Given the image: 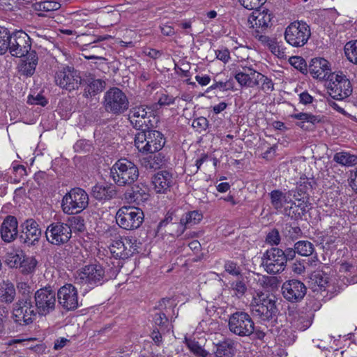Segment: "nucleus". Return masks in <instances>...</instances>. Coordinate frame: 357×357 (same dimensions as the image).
I'll use <instances>...</instances> for the list:
<instances>
[{"label": "nucleus", "mask_w": 357, "mask_h": 357, "mask_svg": "<svg viewBox=\"0 0 357 357\" xmlns=\"http://www.w3.org/2000/svg\"><path fill=\"white\" fill-rule=\"evenodd\" d=\"M18 223L15 217L8 215L3 221L0 233L2 240L6 243L13 241L18 235Z\"/></svg>", "instance_id": "nucleus-26"}, {"label": "nucleus", "mask_w": 357, "mask_h": 357, "mask_svg": "<svg viewBox=\"0 0 357 357\" xmlns=\"http://www.w3.org/2000/svg\"><path fill=\"white\" fill-rule=\"evenodd\" d=\"M208 125L206 118L200 116L193 120L192 126L199 132L206 130Z\"/></svg>", "instance_id": "nucleus-49"}, {"label": "nucleus", "mask_w": 357, "mask_h": 357, "mask_svg": "<svg viewBox=\"0 0 357 357\" xmlns=\"http://www.w3.org/2000/svg\"><path fill=\"white\" fill-rule=\"evenodd\" d=\"M149 197V188L146 185L142 183L132 186L131 189L128 190L125 193L126 199L129 202H135L137 204L146 201Z\"/></svg>", "instance_id": "nucleus-29"}, {"label": "nucleus", "mask_w": 357, "mask_h": 357, "mask_svg": "<svg viewBox=\"0 0 357 357\" xmlns=\"http://www.w3.org/2000/svg\"><path fill=\"white\" fill-rule=\"evenodd\" d=\"M259 72L251 67L241 66L234 71V78L241 86L253 88L256 86Z\"/></svg>", "instance_id": "nucleus-23"}, {"label": "nucleus", "mask_w": 357, "mask_h": 357, "mask_svg": "<svg viewBox=\"0 0 357 357\" xmlns=\"http://www.w3.org/2000/svg\"><path fill=\"white\" fill-rule=\"evenodd\" d=\"M309 73L317 79L329 78L331 74L328 61L324 58L312 59L309 65Z\"/></svg>", "instance_id": "nucleus-25"}, {"label": "nucleus", "mask_w": 357, "mask_h": 357, "mask_svg": "<svg viewBox=\"0 0 357 357\" xmlns=\"http://www.w3.org/2000/svg\"><path fill=\"white\" fill-rule=\"evenodd\" d=\"M11 33L5 28H0V54H5L9 49Z\"/></svg>", "instance_id": "nucleus-41"}, {"label": "nucleus", "mask_w": 357, "mask_h": 357, "mask_svg": "<svg viewBox=\"0 0 357 357\" xmlns=\"http://www.w3.org/2000/svg\"><path fill=\"white\" fill-rule=\"evenodd\" d=\"M102 105L107 112L121 115L129 108V100L121 89L112 87L105 93Z\"/></svg>", "instance_id": "nucleus-3"}, {"label": "nucleus", "mask_w": 357, "mask_h": 357, "mask_svg": "<svg viewBox=\"0 0 357 357\" xmlns=\"http://www.w3.org/2000/svg\"><path fill=\"white\" fill-rule=\"evenodd\" d=\"M215 349L213 355L218 357H233L236 353V342L234 340L225 338L217 343L213 342Z\"/></svg>", "instance_id": "nucleus-30"}, {"label": "nucleus", "mask_w": 357, "mask_h": 357, "mask_svg": "<svg viewBox=\"0 0 357 357\" xmlns=\"http://www.w3.org/2000/svg\"><path fill=\"white\" fill-rule=\"evenodd\" d=\"M55 82L61 88L71 91L78 89L81 84V77L74 68L66 66L56 72Z\"/></svg>", "instance_id": "nucleus-17"}, {"label": "nucleus", "mask_w": 357, "mask_h": 357, "mask_svg": "<svg viewBox=\"0 0 357 357\" xmlns=\"http://www.w3.org/2000/svg\"><path fill=\"white\" fill-rule=\"evenodd\" d=\"M231 289L234 295L240 298L244 296L247 291V287L243 279L241 278L231 284Z\"/></svg>", "instance_id": "nucleus-45"}, {"label": "nucleus", "mask_w": 357, "mask_h": 357, "mask_svg": "<svg viewBox=\"0 0 357 357\" xmlns=\"http://www.w3.org/2000/svg\"><path fill=\"white\" fill-rule=\"evenodd\" d=\"M59 304L66 310H74L77 308L78 293L77 290L71 284H66L60 287L57 291Z\"/></svg>", "instance_id": "nucleus-19"}, {"label": "nucleus", "mask_w": 357, "mask_h": 357, "mask_svg": "<svg viewBox=\"0 0 357 357\" xmlns=\"http://www.w3.org/2000/svg\"><path fill=\"white\" fill-rule=\"evenodd\" d=\"M36 306H33L31 299L27 296L20 298L13 307V318L14 321L21 326L31 324L37 314Z\"/></svg>", "instance_id": "nucleus-11"}, {"label": "nucleus", "mask_w": 357, "mask_h": 357, "mask_svg": "<svg viewBox=\"0 0 357 357\" xmlns=\"http://www.w3.org/2000/svg\"><path fill=\"white\" fill-rule=\"evenodd\" d=\"M289 236L291 238H297L298 236H301V230L299 227H291V226H289Z\"/></svg>", "instance_id": "nucleus-64"}, {"label": "nucleus", "mask_w": 357, "mask_h": 357, "mask_svg": "<svg viewBox=\"0 0 357 357\" xmlns=\"http://www.w3.org/2000/svg\"><path fill=\"white\" fill-rule=\"evenodd\" d=\"M259 40L264 45L268 46L271 52L278 58H287L286 48L278 43L275 40L269 38L266 35H260Z\"/></svg>", "instance_id": "nucleus-32"}, {"label": "nucleus", "mask_w": 357, "mask_h": 357, "mask_svg": "<svg viewBox=\"0 0 357 357\" xmlns=\"http://www.w3.org/2000/svg\"><path fill=\"white\" fill-rule=\"evenodd\" d=\"M297 251L295 249V245H294V248H287L285 251H284V264H287V260H292L296 256Z\"/></svg>", "instance_id": "nucleus-59"}, {"label": "nucleus", "mask_w": 357, "mask_h": 357, "mask_svg": "<svg viewBox=\"0 0 357 357\" xmlns=\"http://www.w3.org/2000/svg\"><path fill=\"white\" fill-rule=\"evenodd\" d=\"M91 195L98 200H108L116 195V190L112 185H96L92 188Z\"/></svg>", "instance_id": "nucleus-33"}, {"label": "nucleus", "mask_w": 357, "mask_h": 357, "mask_svg": "<svg viewBox=\"0 0 357 357\" xmlns=\"http://www.w3.org/2000/svg\"><path fill=\"white\" fill-rule=\"evenodd\" d=\"M291 64L296 69L302 71L305 69V62L303 59L300 56H293L290 59Z\"/></svg>", "instance_id": "nucleus-53"}, {"label": "nucleus", "mask_w": 357, "mask_h": 357, "mask_svg": "<svg viewBox=\"0 0 357 357\" xmlns=\"http://www.w3.org/2000/svg\"><path fill=\"white\" fill-rule=\"evenodd\" d=\"M106 83L101 79H88L87 86L84 89V96L86 98L92 97L102 92L105 88Z\"/></svg>", "instance_id": "nucleus-34"}, {"label": "nucleus", "mask_w": 357, "mask_h": 357, "mask_svg": "<svg viewBox=\"0 0 357 357\" xmlns=\"http://www.w3.org/2000/svg\"><path fill=\"white\" fill-rule=\"evenodd\" d=\"M196 81L202 86H206L210 83L211 78L208 75H197L195 76Z\"/></svg>", "instance_id": "nucleus-63"}, {"label": "nucleus", "mask_w": 357, "mask_h": 357, "mask_svg": "<svg viewBox=\"0 0 357 357\" xmlns=\"http://www.w3.org/2000/svg\"><path fill=\"white\" fill-rule=\"evenodd\" d=\"M72 235V229L68 224L56 222L50 224L46 229L45 237L47 241L56 245L66 243Z\"/></svg>", "instance_id": "nucleus-14"}, {"label": "nucleus", "mask_w": 357, "mask_h": 357, "mask_svg": "<svg viewBox=\"0 0 357 357\" xmlns=\"http://www.w3.org/2000/svg\"><path fill=\"white\" fill-rule=\"evenodd\" d=\"M312 281L314 282L321 289L325 288L328 283V277L326 274L321 271L314 272L311 277Z\"/></svg>", "instance_id": "nucleus-46"}, {"label": "nucleus", "mask_w": 357, "mask_h": 357, "mask_svg": "<svg viewBox=\"0 0 357 357\" xmlns=\"http://www.w3.org/2000/svg\"><path fill=\"white\" fill-rule=\"evenodd\" d=\"M344 53L349 61L357 64V40L348 42L344 46Z\"/></svg>", "instance_id": "nucleus-42"}, {"label": "nucleus", "mask_w": 357, "mask_h": 357, "mask_svg": "<svg viewBox=\"0 0 357 357\" xmlns=\"http://www.w3.org/2000/svg\"><path fill=\"white\" fill-rule=\"evenodd\" d=\"M105 280V271L100 264H91L79 269L75 275L77 283L86 285L89 289L101 285Z\"/></svg>", "instance_id": "nucleus-4"}, {"label": "nucleus", "mask_w": 357, "mask_h": 357, "mask_svg": "<svg viewBox=\"0 0 357 357\" xmlns=\"http://www.w3.org/2000/svg\"><path fill=\"white\" fill-rule=\"evenodd\" d=\"M266 241L271 244L277 245L280 242V236L277 229H273L266 236Z\"/></svg>", "instance_id": "nucleus-50"}, {"label": "nucleus", "mask_w": 357, "mask_h": 357, "mask_svg": "<svg viewBox=\"0 0 357 357\" xmlns=\"http://www.w3.org/2000/svg\"><path fill=\"white\" fill-rule=\"evenodd\" d=\"M15 297V289L13 283L3 282L0 287V301L6 303H11Z\"/></svg>", "instance_id": "nucleus-35"}, {"label": "nucleus", "mask_w": 357, "mask_h": 357, "mask_svg": "<svg viewBox=\"0 0 357 357\" xmlns=\"http://www.w3.org/2000/svg\"><path fill=\"white\" fill-rule=\"evenodd\" d=\"M333 160L342 166H354L357 165V155L345 151L337 152L334 155Z\"/></svg>", "instance_id": "nucleus-36"}, {"label": "nucleus", "mask_w": 357, "mask_h": 357, "mask_svg": "<svg viewBox=\"0 0 357 357\" xmlns=\"http://www.w3.org/2000/svg\"><path fill=\"white\" fill-rule=\"evenodd\" d=\"M24 255L22 251H12L6 254V263L10 268H20Z\"/></svg>", "instance_id": "nucleus-38"}, {"label": "nucleus", "mask_w": 357, "mask_h": 357, "mask_svg": "<svg viewBox=\"0 0 357 357\" xmlns=\"http://www.w3.org/2000/svg\"><path fill=\"white\" fill-rule=\"evenodd\" d=\"M21 227L22 228L21 238L24 243L33 245L39 241L42 233L39 225L35 220L28 219L22 224Z\"/></svg>", "instance_id": "nucleus-22"}, {"label": "nucleus", "mask_w": 357, "mask_h": 357, "mask_svg": "<svg viewBox=\"0 0 357 357\" xmlns=\"http://www.w3.org/2000/svg\"><path fill=\"white\" fill-rule=\"evenodd\" d=\"M144 215L142 209L135 206H124L116 214L117 225L126 230L139 228L144 222Z\"/></svg>", "instance_id": "nucleus-6"}, {"label": "nucleus", "mask_w": 357, "mask_h": 357, "mask_svg": "<svg viewBox=\"0 0 357 357\" xmlns=\"http://www.w3.org/2000/svg\"><path fill=\"white\" fill-rule=\"evenodd\" d=\"M173 181L172 174L167 171L158 172L152 178L157 193H165L172 185Z\"/></svg>", "instance_id": "nucleus-28"}, {"label": "nucleus", "mask_w": 357, "mask_h": 357, "mask_svg": "<svg viewBox=\"0 0 357 357\" xmlns=\"http://www.w3.org/2000/svg\"><path fill=\"white\" fill-rule=\"evenodd\" d=\"M60 6L59 2L53 0L40 1L34 3L35 10L38 11H54L59 9Z\"/></svg>", "instance_id": "nucleus-40"}, {"label": "nucleus", "mask_w": 357, "mask_h": 357, "mask_svg": "<svg viewBox=\"0 0 357 357\" xmlns=\"http://www.w3.org/2000/svg\"><path fill=\"white\" fill-rule=\"evenodd\" d=\"M284 251L278 248L267 250L261 257V266L268 274H277L285 268Z\"/></svg>", "instance_id": "nucleus-13"}, {"label": "nucleus", "mask_w": 357, "mask_h": 357, "mask_svg": "<svg viewBox=\"0 0 357 357\" xmlns=\"http://www.w3.org/2000/svg\"><path fill=\"white\" fill-rule=\"evenodd\" d=\"M229 330L240 337H248L255 331V323L250 315L244 311L232 313L228 319Z\"/></svg>", "instance_id": "nucleus-7"}, {"label": "nucleus", "mask_w": 357, "mask_h": 357, "mask_svg": "<svg viewBox=\"0 0 357 357\" xmlns=\"http://www.w3.org/2000/svg\"><path fill=\"white\" fill-rule=\"evenodd\" d=\"M225 270L226 272L234 276H239L241 273V268L238 264L231 261H227L225 264Z\"/></svg>", "instance_id": "nucleus-47"}, {"label": "nucleus", "mask_w": 357, "mask_h": 357, "mask_svg": "<svg viewBox=\"0 0 357 357\" xmlns=\"http://www.w3.org/2000/svg\"><path fill=\"white\" fill-rule=\"evenodd\" d=\"M165 144V139L160 132L147 130L138 132L135 137V145L143 153H153L160 151Z\"/></svg>", "instance_id": "nucleus-2"}, {"label": "nucleus", "mask_w": 357, "mask_h": 357, "mask_svg": "<svg viewBox=\"0 0 357 357\" xmlns=\"http://www.w3.org/2000/svg\"><path fill=\"white\" fill-rule=\"evenodd\" d=\"M202 218V214L197 211H192L185 213L181 217L180 222L175 225L178 227L176 235L178 236L181 235L187 227L199 223Z\"/></svg>", "instance_id": "nucleus-31"}, {"label": "nucleus", "mask_w": 357, "mask_h": 357, "mask_svg": "<svg viewBox=\"0 0 357 357\" xmlns=\"http://www.w3.org/2000/svg\"><path fill=\"white\" fill-rule=\"evenodd\" d=\"M88 204V194L80 188H75L63 197L61 207L66 214H76L84 211Z\"/></svg>", "instance_id": "nucleus-5"}, {"label": "nucleus", "mask_w": 357, "mask_h": 357, "mask_svg": "<svg viewBox=\"0 0 357 357\" xmlns=\"http://www.w3.org/2000/svg\"><path fill=\"white\" fill-rule=\"evenodd\" d=\"M71 226L75 230L79 232L84 231L85 230L84 220L80 216H75L72 218Z\"/></svg>", "instance_id": "nucleus-51"}, {"label": "nucleus", "mask_w": 357, "mask_h": 357, "mask_svg": "<svg viewBox=\"0 0 357 357\" xmlns=\"http://www.w3.org/2000/svg\"><path fill=\"white\" fill-rule=\"evenodd\" d=\"M305 266L303 261H296L292 264V271L296 274H302L305 272Z\"/></svg>", "instance_id": "nucleus-56"}, {"label": "nucleus", "mask_w": 357, "mask_h": 357, "mask_svg": "<svg viewBox=\"0 0 357 357\" xmlns=\"http://www.w3.org/2000/svg\"><path fill=\"white\" fill-rule=\"evenodd\" d=\"M234 87V83L231 79L227 82H218L210 86L211 89H215L219 88L222 91L232 89Z\"/></svg>", "instance_id": "nucleus-52"}, {"label": "nucleus", "mask_w": 357, "mask_h": 357, "mask_svg": "<svg viewBox=\"0 0 357 357\" xmlns=\"http://www.w3.org/2000/svg\"><path fill=\"white\" fill-rule=\"evenodd\" d=\"M299 100L301 103L307 105L312 102L313 98L307 92H303L299 95Z\"/></svg>", "instance_id": "nucleus-61"}, {"label": "nucleus", "mask_w": 357, "mask_h": 357, "mask_svg": "<svg viewBox=\"0 0 357 357\" xmlns=\"http://www.w3.org/2000/svg\"><path fill=\"white\" fill-rule=\"evenodd\" d=\"M306 290L305 285L297 280L287 281L282 287L284 298L291 303L301 301L304 298Z\"/></svg>", "instance_id": "nucleus-20"}, {"label": "nucleus", "mask_w": 357, "mask_h": 357, "mask_svg": "<svg viewBox=\"0 0 357 357\" xmlns=\"http://www.w3.org/2000/svg\"><path fill=\"white\" fill-rule=\"evenodd\" d=\"M248 18V22L251 24L253 31V36L259 40L260 35L267 30L271 26L272 14L268 10L254 9Z\"/></svg>", "instance_id": "nucleus-18"}, {"label": "nucleus", "mask_w": 357, "mask_h": 357, "mask_svg": "<svg viewBox=\"0 0 357 357\" xmlns=\"http://www.w3.org/2000/svg\"><path fill=\"white\" fill-rule=\"evenodd\" d=\"M8 51L16 57H23L30 51L31 47L29 35L22 30L15 31L11 33Z\"/></svg>", "instance_id": "nucleus-16"}, {"label": "nucleus", "mask_w": 357, "mask_h": 357, "mask_svg": "<svg viewBox=\"0 0 357 357\" xmlns=\"http://www.w3.org/2000/svg\"><path fill=\"white\" fill-rule=\"evenodd\" d=\"M37 264L38 261L34 257H25L24 255L20 268L23 273H31L34 271Z\"/></svg>", "instance_id": "nucleus-43"}, {"label": "nucleus", "mask_w": 357, "mask_h": 357, "mask_svg": "<svg viewBox=\"0 0 357 357\" xmlns=\"http://www.w3.org/2000/svg\"><path fill=\"white\" fill-rule=\"evenodd\" d=\"M252 305L254 315L263 321L273 319L278 312L275 300L262 292L257 293L253 297Z\"/></svg>", "instance_id": "nucleus-9"}, {"label": "nucleus", "mask_w": 357, "mask_h": 357, "mask_svg": "<svg viewBox=\"0 0 357 357\" xmlns=\"http://www.w3.org/2000/svg\"><path fill=\"white\" fill-rule=\"evenodd\" d=\"M56 292L50 287L40 288L35 292V306L39 315L46 316L54 311L56 305Z\"/></svg>", "instance_id": "nucleus-12"}, {"label": "nucleus", "mask_w": 357, "mask_h": 357, "mask_svg": "<svg viewBox=\"0 0 357 357\" xmlns=\"http://www.w3.org/2000/svg\"><path fill=\"white\" fill-rule=\"evenodd\" d=\"M310 36V26L303 21H294L290 23L284 31L286 42L296 47L305 45Z\"/></svg>", "instance_id": "nucleus-8"}, {"label": "nucleus", "mask_w": 357, "mask_h": 357, "mask_svg": "<svg viewBox=\"0 0 357 357\" xmlns=\"http://www.w3.org/2000/svg\"><path fill=\"white\" fill-rule=\"evenodd\" d=\"M350 179V186L356 192H357V169H355L351 172Z\"/></svg>", "instance_id": "nucleus-60"}, {"label": "nucleus", "mask_w": 357, "mask_h": 357, "mask_svg": "<svg viewBox=\"0 0 357 357\" xmlns=\"http://www.w3.org/2000/svg\"><path fill=\"white\" fill-rule=\"evenodd\" d=\"M161 32L167 36H173L175 33L174 29L172 26L164 24L160 26Z\"/></svg>", "instance_id": "nucleus-62"}, {"label": "nucleus", "mask_w": 357, "mask_h": 357, "mask_svg": "<svg viewBox=\"0 0 357 357\" xmlns=\"http://www.w3.org/2000/svg\"><path fill=\"white\" fill-rule=\"evenodd\" d=\"M151 112H147L144 106H139L132 108L129 114V120L131 124L140 132L146 131L151 128L153 127L150 117Z\"/></svg>", "instance_id": "nucleus-21"}, {"label": "nucleus", "mask_w": 357, "mask_h": 357, "mask_svg": "<svg viewBox=\"0 0 357 357\" xmlns=\"http://www.w3.org/2000/svg\"><path fill=\"white\" fill-rule=\"evenodd\" d=\"M266 0H238L240 3L246 9L253 10L259 8Z\"/></svg>", "instance_id": "nucleus-48"}, {"label": "nucleus", "mask_w": 357, "mask_h": 357, "mask_svg": "<svg viewBox=\"0 0 357 357\" xmlns=\"http://www.w3.org/2000/svg\"><path fill=\"white\" fill-rule=\"evenodd\" d=\"M174 99L172 96L162 94L158 100V104L160 106L169 105L174 103Z\"/></svg>", "instance_id": "nucleus-58"}, {"label": "nucleus", "mask_w": 357, "mask_h": 357, "mask_svg": "<svg viewBox=\"0 0 357 357\" xmlns=\"http://www.w3.org/2000/svg\"><path fill=\"white\" fill-rule=\"evenodd\" d=\"M215 54L216 58L224 63L228 62L230 59V53L227 49L217 50Z\"/></svg>", "instance_id": "nucleus-55"}, {"label": "nucleus", "mask_w": 357, "mask_h": 357, "mask_svg": "<svg viewBox=\"0 0 357 357\" xmlns=\"http://www.w3.org/2000/svg\"><path fill=\"white\" fill-rule=\"evenodd\" d=\"M295 249L297 254L303 257L312 256L310 259L308 260L307 264L310 266L315 267L319 262L317 255L314 253L315 248L312 243L308 241H298L295 244Z\"/></svg>", "instance_id": "nucleus-27"}, {"label": "nucleus", "mask_w": 357, "mask_h": 357, "mask_svg": "<svg viewBox=\"0 0 357 357\" xmlns=\"http://www.w3.org/2000/svg\"><path fill=\"white\" fill-rule=\"evenodd\" d=\"M261 84V89L266 93H269L274 90V84L268 77L259 73L256 86Z\"/></svg>", "instance_id": "nucleus-44"}, {"label": "nucleus", "mask_w": 357, "mask_h": 357, "mask_svg": "<svg viewBox=\"0 0 357 357\" xmlns=\"http://www.w3.org/2000/svg\"><path fill=\"white\" fill-rule=\"evenodd\" d=\"M29 102L31 104L40 105L42 106H45L47 103L46 99L40 95H37L36 97H29Z\"/></svg>", "instance_id": "nucleus-57"}, {"label": "nucleus", "mask_w": 357, "mask_h": 357, "mask_svg": "<svg viewBox=\"0 0 357 357\" xmlns=\"http://www.w3.org/2000/svg\"><path fill=\"white\" fill-rule=\"evenodd\" d=\"M185 342L190 351L197 357H207L211 355L195 340L185 338Z\"/></svg>", "instance_id": "nucleus-39"}, {"label": "nucleus", "mask_w": 357, "mask_h": 357, "mask_svg": "<svg viewBox=\"0 0 357 357\" xmlns=\"http://www.w3.org/2000/svg\"><path fill=\"white\" fill-rule=\"evenodd\" d=\"M327 88L330 96L335 100H343L352 93L349 79L340 71L330 75Z\"/></svg>", "instance_id": "nucleus-10"}, {"label": "nucleus", "mask_w": 357, "mask_h": 357, "mask_svg": "<svg viewBox=\"0 0 357 357\" xmlns=\"http://www.w3.org/2000/svg\"><path fill=\"white\" fill-rule=\"evenodd\" d=\"M272 206L277 211L281 210L286 203L294 204L291 198L299 200L296 194V190H290L283 192L279 190H274L269 193Z\"/></svg>", "instance_id": "nucleus-24"}, {"label": "nucleus", "mask_w": 357, "mask_h": 357, "mask_svg": "<svg viewBox=\"0 0 357 357\" xmlns=\"http://www.w3.org/2000/svg\"><path fill=\"white\" fill-rule=\"evenodd\" d=\"M96 40H94L93 42L89 44L86 45L88 48L84 50L86 52L84 55L85 58L87 59H104L102 57V54L105 52V49L98 45L91 44L96 43Z\"/></svg>", "instance_id": "nucleus-37"}, {"label": "nucleus", "mask_w": 357, "mask_h": 357, "mask_svg": "<svg viewBox=\"0 0 357 357\" xmlns=\"http://www.w3.org/2000/svg\"><path fill=\"white\" fill-rule=\"evenodd\" d=\"M139 169L132 161L126 158L118 160L110 169V176L118 186L130 185L139 177Z\"/></svg>", "instance_id": "nucleus-1"}, {"label": "nucleus", "mask_w": 357, "mask_h": 357, "mask_svg": "<svg viewBox=\"0 0 357 357\" xmlns=\"http://www.w3.org/2000/svg\"><path fill=\"white\" fill-rule=\"evenodd\" d=\"M137 248V240L131 237H119L114 240L109 246L111 254L116 259L128 258Z\"/></svg>", "instance_id": "nucleus-15"}, {"label": "nucleus", "mask_w": 357, "mask_h": 357, "mask_svg": "<svg viewBox=\"0 0 357 357\" xmlns=\"http://www.w3.org/2000/svg\"><path fill=\"white\" fill-rule=\"evenodd\" d=\"M153 321L155 325L162 327L167 323L168 319L165 313L158 312L155 314Z\"/></svg>", "instance_id": "nucleus-54"}]
</instances>
